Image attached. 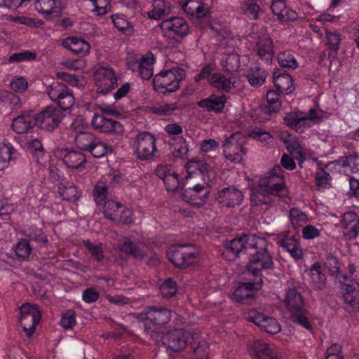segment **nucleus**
<instances>
[{
  "label": "nucleus",
  "mask_w": 359,
  "mask_h": 359,
  "mask_svg": "<svg viewBox=\"0 0 359 359\" xmlns=\"http://www.w3.org/2000/svg\"><path fill=\"white\" fill-rule=\"evenodd\" d=\"M248 243L252 246L248 253L250 258L247 270L255 276L259 277V279L262 278V270L274 268L273 255L269 249V243L265 238L259 236L249 240Z\"/></svg>",
  "instance_id": "obj_1"
},
{
  "label": "nucleus",
  "mask_w": 359,
  "mask_h": 359,
  "mask_svg": "<svg viewBox=\"0 0 359 359\" xmlns=\"http://www.w3.org/2000/svg\"><path fill=\"white\" fill-rule=\"evenodd\" d=\"M185 76L184 69L179 67L161 72L154 78V88L163 94L175 92L180 88V83Z\"/></svg>",
  "instance_id": "obj_2"
},
{
  "label": "nucleus",
  "mask_w": 359,
  "mask_h": 359,
  "mask_svg": "<svg viewBox=\"0 0 359 359\" xmlns=\"http://www.w3.org/2000/svg\"><path fill=\"white\" fill-rule=\"evenodd\" d=\"M133 148L139 160L151 161L158 153L156 138L149 132H140L134 139Z\"/></svg>",
  "instance_id": "obj_3"
},
{
  "label": "nucleus",
  "mask_w": 359,
  "mask_h": 359,
  "mask_svg": "<svg viewBox=\"0 0 359 359\" xmlns=\"http://www.w3.org/2000/svg\"><path fill=\"white\" fill-rule=\"evenodd\" d=\"M246 137L241 133H235L228 137L224 142L223 152L225 158L234 163H240L246 155L244 147Z\"/></svg>",
  "instance_id": "obj_4"
},
{
  "label": "nucleus",
  "mask_w": 359,
  "mask_h": 359,
  "mask_svg": "<svg viewBox=\"0 0 359 359\" xmlns=\"http://www.w3.org/2000/svg\"><path fill=\"white\" fill-rule=\"evenodd\" d=\"M258 187L271 195L282 196L285 191L283 170L280 165H275L270 172L261 177Z\"/></svg>",
  "instance_id": "obj_5"
},
{
  "label": "nucleus",
  "mask_w": 359,
  "mask_h": 359,
  "mask_svg": "<svg viewBox=\"0 0 359 359\" xmlns=\"http://www.w3.org/2000/svg\"><path fill=\"white\" fill-rule=\"evenodd\" d=\"M191 339H194V337L190 332L182 329L174 330L163 334V344L173 352H179L190 344L198 356L201 347L198 346L195 348Z\"/></svg>",
  "instance_id": "obj_6"
},
{
  "label": "nucleus",
  "mask_w": 359,
  "mask_h": 359,
  "mask_svg": "<svg viewBox=\"0 0 359 359\" xmlns=\"http://www.w3.org/2000/svg\"><path fill=\"white\" fill-rule=\"evenodd\" d=\"M36 126L43 130L53 131L57 128L65 117L62 109L47 106L35 114Z\"/></svg>",
  "instance_id": "obj_7"
},
{
  "label": "nucleus",
  "mask_w": 359,
  "mask_h": 359,
  "mask_svg": "<svg viewBox=\"0 0 359 359\" xmlns=\"http://www.w3.org/2000/svg\"><path fill=\"white\" fill-rule=\"evenodd\" d=\"M46 93L50 99L62 110L69 109L74 104L73 93L64 83L53 82L47 87Z\"/></svg>",
  "instance_id": "obj_8"
},
{
  "label": "nucleus",
  "mask_w": 359,
  "mask_h": 359,
  "mask_svg": "<svg viewBox=\"0 0 359 359\" xmlns=\"http://www.w3.org/2000/svg\"><path fill=\"white\" fill-rule=\"evenodd\" d=\"M170 262L178 268H187L195 262L197 257L195 249L187 245L172 247L168 252Z\"/></svg>",
  "instance_id": "obj_9"
},
{
  "label": "nucleus",
  "mask_w": 359,
  "mask_h": 359,
  "mask_svg": "<svg viewBox=\"0 0 359 359\" xmlns=\"http://www.w3.org/2000/svg\"><path fill=\"white\" fill-rule=\"evenodd\" d=\"M256 238L257 236L255 234H247L226 241L225 250L222 254V257L225 259L232 261L235 260L241 253L248 255L252 246L249 245V240Z\"/></svg>",
  "instance_id": "obj_10"
},
{
  "label": "nucleus",
  "mask_w": 359,
  "mask_h": 359,
  "mask_svg": "<svg viewBox=\"0 0 359 359\" xmlns=\"http://www.w3.org/2000/svg\"><path fill=\"white\" fill-rule=\"evenodd\" d=\"M140 316V319L145 323H150L154 327H161L170 321L171 311L161 306H151L146 307Z\"/></svg>",
  "instance_id": "obj_11"
},
{
  "label": "nucleus",
  "mask_w": 359,
  "mask_h": 359,
  "mask_svg": "<svg viewBox=\"0 0 359 359\" xmlns=\"http://www.w3.org/2000/svg\"><path fill=\"white\" fill-rule=\"evenodd\" d=\"M94 77L98 93L105 94L117 86V77L112 68L100 67L95 73Z\"/></svg>",
  "instance_id": "obj_12"
},
{
  "label": "nucleus",
  "mask_w": 359,
  "mask_h": 359,
  "mask_svg": "<svg viewBox=\"0 0 359 359\" xmlns=\"http://www.w3.org/2000/svg\"><path fill=\"white\" fill-rule=\"evenodd\" d=\"M210 187L208 183L197 184L192 187L185 189L182 192V198L192 205L201 207L208 201Z\"/></svg>",
  "instance_id": "obj_13"
},
{
  "label": "nucleus",
  "mask_w": 359,
  "mask_h": 359,
  "mask_svg": "<svg viewBox=\"0 0 359 359\" xmlns=\"http://www.w3.org/2000/svg\"><path fill=\"white\" fill-rule=\"evenodd\" d=\"M340 226L344 241L355 240L359 235V216L354 210L344 212L340 219Z\"/></svg>",
  "instance_id": "obj_14"
},
{
  "label": "nucleus",
  "mask_w": 359,
  "mask_h": 359,
  "mask_svg": "<svg viewBox=\"0 0 359 359\" xmlns=\"http://www.w3.org/2000/svg\"><path fill=\"white\" fill-rule=\"evenodd\" d=\"M343 298L346 303V309L359 311V285L353 279L343 276Z\"/></svg>",
  "instance_id": "obj_15"
},
{
  "label": "nucleus",
  "mask_w": 359,
  "mask_h": 359,
  "mask_svg": "<svg viewBox=\"0 0 359 359\" xmlns=\"http://www.w3.org/2000/svg\"><path fill=\"white\" fill-rule=\"evenodd\" d=\"M161 30L165 36L183 38L189 31V27L186 20L180 17H175L163 20L161 25Z\"/></svg>",
  "instance_id": "obj_16"
},
{
  "label": "nucleus",
  "mask_w": 359,
  "mask_h": 359,
  "mask_svg": "<svg viewBox=\"0 0 359 359\" xmlns=\"http://www.w3.org/2000/svg\"><path fill=\"white\" fill-rule=\"evenodd\" d=\"M262 278L257 281L240 283L231 296L232 300L239 303H250L255 296V291L260 288Z\"/></svg>",
  "instance_id": "obj_17"
},
{
  "label": "nucleus",
  "mask_w": 359,
  "mask_h": 359,
  "mask_svg": "<svg viewBox=\"0 0 359 359\" xmlns=\"http://www.w3.org/2000/svg\"><path fill=\"white\" fill-rule=\"evenodd\" d=\"M91 125L95 130L100 133H115L117 134L123 133V127L120 122L100 114L93 116Z\"/></svg>",
  "instance_id": "obj_18"
},
{
  "label": "nucleus",
  "mask_w": 359,
  "mask_h": 359,
  "mask_svg": "<svg viewBox=\"0 0 359 359\" xmlns=\"http://www.w3.org/2000/svg\"><path fill=\"white\" fill-rule=\"evenodd\" d=\"M246 318L267 333L275 334L280 331V325L275 318L266 317L263 314L257 313L255 311L249 312Z\"/></svg>",
  "instance_id": "obj_19"
},
{
  "label": "nucleus",
  "mask_w": 359,
  "mask_h": 359,
  "mask_svg": "<svg viewBox=\"0 0 359 359\" xmlns=\"http://www.w3.org/2000/svg\"><path fill=\"white\" fill-rule=\"evenodd\" d=\"M243 200L242 192L235 187H224L218 191V202L222 206L234 208Z\"/></svg>",
  "instance_id": "obj_20"
},
{
  "label": "nucleus",
  "mask_w": 359,
  "mask_h": 359,
  "mask_svg": "<svg viewBox=\"0 0 359 359\" xmlns=\"http://www.w3.org/2000/svg\"><path fill=\"white\" fill-rule=\"evenodd\" d=\"M309 286L312 290L320 291L327 287V276L320 262H314L309 270Z\"/></svg>",
  "instance_id": "obj_21"
},
{
  "label": "nucleus",
  "mask_w": 359,
  "mask_h": 359,
  "mask_svg": "<svg viewBox=\"0 0 359 359\" xmlns=\"http://www.w3.org/2000/svg\"><path fill=\"white\" fill-rule=\"evenodd\" d=\"M255 50L260 60L267 65L271 63L274 50L273 41L269 36L263 35L259 37L256 42Z\"/></svg>",
  "instance_id": "obj_22"
},
{
  "label": "nucleus",
  "mask_w": 359,
  "mask_h": 359,
  "mask_svg": "<svg viewBox=\"0 0 359 359\" xmlns=\"http://www.w3.org/2000/svg\"><path fill=\"white\" fill-rule=\"evenodd\" d=\"M36 126L35 113L33 111H24L13 119L12 128L18 134L29 132Z\"/></svg>",
  "instance_id": "obj_23"
},
{
  "label": "nucleus",
  "mask_w": 359,
  "mask_h": 359,
  "mask_svg": "<svg viewBox=\"0 0 359 359\" xmlns=\"http://www.w3.org/2000/svg\"><path fill=\"white\" fill-rule=\"evenodd\" d=\"M273 83L276 90L282 94L288 95L294 90V81L285 70L277 69L273 72Z\"/></svg>",
  "instance_id": "obj_24"
},
{
  "label": "nucleus",
  "mask_w": 359,
  "mask_h": 359,
  "mask_svg": "<svg viewBox=\"0 0 359 359\" xmlns=\"http://www.w3.org/2000/svg\"><path fill=\"white\" fill-rule=\"evenodd\" d=\"M284 304L290 315L304 309V302L302 295L295 287H289L285 291Z\"/></svg>",
  "instance_id": "obj_25"
},
{
  "label": "nucleus",
  "mask_w": 359,
  "mask_h": 359,
  "mask_svg": "<svg viewBox=\"0 0 359 359\" xmlns=\"http://www.w3.org/2000/svg\"><path fill=\"white\" fill-rule=\"evenodd\" d=\"M280 140L284 143L287 150L299 162L305 159L304 148L300 144L297 138L292 135L283 132L280 134Z\"/></svg>",
  "instance_id": "obj_26"
},
{
  "label": "nucleus",
  "mask_w": 359,
  "mask_h": 359,
  "mask_svg": "<svg viewBox=\"0 0 359 359\" xmlns=\"http://www.w3.org/2000/svg\"><path fill=\"white\" fill-rule=\"evenodd\" d=\"M34 8L47 19L51 15L57 16L62 10L61 0H36Z\"/></svg>",
  "instance_id": "obj_27"
},
{
  "label": "nucleus",
  "mask_w": 359,
  "mask_h": 359,
  "mask_svg": "<svg viewBox=\"0 0 359 359\" xmlns=\"http://www.w3.org/2000/svg\"><path fill=\"white\" fill-rule=\"evenodd\" d=\"M62 46L74 55H86L89 50V43L81 38L69 36L62 41Z\"/></svg>",
  "instance_id": "obj_28"
},
{
  "label": "nucleus",
  "mask_w": 359,
  "mask_h": 359,
  "mask_svg": "<svg viewBox=\"0 0 359 359\" xmlns=\"http://www.w3.org/2000/svg\"><path fill=\"white\" fill-rule=\"evenodd\" d=\"M254 359H280L273 345L262 341H255L252 345Z\"/></svg>",
  "instance_id": "obj_29"
},
{
  "label": "nucleus",
  "mask_w": 359,
  "mask_h": 359,
  "mask_svg": "<svg viewBox=\"0 0 359 359\" xmlns=\"http://www.w3.org/2000/svg\"><path fill=\"white\" fill-rule=\"evenodd\" d=\"M60 156L62 157L63 162L72 168H78L86 161L85 155L82 152L74 149H62L60 151Z\"/></svg>",
  "instance_id": "obj_30"
},
{
  "label": "nucleus",
  "mask_w": 359,
  "mask_h": 359,
  "mask_svg": "<svg viewBox=\"0 0 359 359\" xmlns=\"http://www.w3.org/2000/svg\"><path fill=\"white\" fill-rule=\"evenodd\" d=\"M179 4L182 10L189 15L203 18L208 13L201 0H180Z\"/></svg>",
  "instance_id": "obj_31"
},
{
  "label": "nucleus",
  "mask_w": 359,
  "mask_h": 359,
  "mask_svg": "<svg viewBox=\"0 0 359 359\" xmlns=\"http://www.w3.org/2000/svg\"><path fill=\"white\" fill-rule=\"evenodd\" d=\"M285 123L298 133H303L306 128L312 126L310 119L303 113H292L284 118Z\"/></svg>",
  "instance_id": "obj_32"
},
{
  "label": "nucleus",
  "mask_w": 359,
  "mask_h": 359,
  "mask_svg": "<svg viewBox=\"0 0 359 359\" xmlns=\"http://www.w3.org/2000/svg\"><path fill=\"white\" fill-rule=\"evenodd\" d=\"M226 102V95L212 94L208 97L200 100L198 104L208 111L218 113L224 109Z\"/></svg>",
  "instance_id": "obj_33"
},
{
  "label": "nucleus",
  "mask_w": 359,
  "mask_h": 359,
  "mask_svg": "<svg viewBox=\"0 0 359 359\" xmlns=\"http://www.w3.org/2000/svg\"><path fill=\"white\" fill-rule=\"evenodd\" d=\"M337 165L344 169L346 175L357 173L359 172V155L356 154L340 157L332 162L330 165Z\"/></svg>",
  "instance_id": "obj_34"
},
{
  "label": "nucleus",
  "mask_w": 359,
  "mask_h": 359,
  "mask_svg": "<svg viewBox=\"0 0 359 359\" xmlns=\"http://www.w3.org/2000/svg\"><path fill=\"white\" fill-rule=\"evenodd\" d=\"M20 156L11 143H0V170L8 168L10 162L15 161Z\"/></svg>",
  "instance_id": "obj_35"
},
{
  "label": "nucleus",
  "mask_w": 359,
  "mask_h": 359,
  "mask_svg": "<svg viewBox=\"0 0 359 359\" xmlns=\"http://www.w3.org/2000/svg\"><path fill=\"white\" fill-rule=\"evenodd\" d=\"M280 93L277 90H269L266 93L267 104L262 107V113L271 116L277 113L281 108Z\"/></svg>",
  "instance_id": "obj_36"
},
{
  "label": "nucleus",
  "mask_w": 359,
  "mask_h": 359,
  "mask_svg": "<svg viewBox=\"0 0 359 359\" xmlns=\"http://www.w3.org/2000/svg\"><path fill=\"white\" fill-rule=\"evenodd\" d=\"M271 9L273 13L281 21L293 20L296 18V13L286 6L285 1H271Z\"/></svg>",
  "instance_id": "obj_37"
},
{
  "label": "nucleus",
  "mask_w": 359,
  "mask_h": 359,
  "mask_svg": "<svg viewBox=\"0 0 359 359\" xmlns=\"http://www.w3.org/2000/svg\"><path fill=\"white\" fill-rule=\"evenodd\" d=\"M154 55L151 52L146 53L140 59L138 74L143 80L150 79L154 74Z\"/></svg>",
  "instance_id": "obj_38"
},
{
  "label": "nucleus",
  "mask_w": 359,
  "mask_h": 359,
  "mask_svg": "<svg viewBox=\"0 0 359 359\" xmlns=\"http://www.w3.org/2000/svg\"><path fill=\"white\" fill-rule=\"evenodd\" d=\"M268 72L259 67L250 68L245 76L252 87L259 88L266 81L268 77Z\"/></svg>",
  "instance_id": "obj_39"
},
{
  "label": "nucleus",
  "mask_w": 359,
  "mask_h": 359,
  "mask_svg": "<svg viewBox=\"0 0 359 359\" xmlns=\"http://www.w3.org/2000/svg\"><path fill=\"white\" fill-rule=\"evenodd\" d=\"M118 250L125 255L135 259H143L146 257V254L140 249V246L128 237L123 238V242L119 244Z\"/></svg>",
  "instance_id": "obj_40"
},
{
  "label": "nucleus",
  "mask_w": 359,
  "mask_h": 359,
  "mask_svg": "<svg viewBox=\"0 0 359 359\" xmlns=\"http://www.w3.org/2000/svg\"><path fill=\"white\" fill-rule=\"evenodd\" d=\"M279 243L294 259H299L302 258V250L299 246V241L294 236H285L279 241Z\"/></svg>",
  "instance_id": "obj_41"
},
{
  "label": "nucleus",
  "mask_w": 359,
  "mask_h": 359,
  "mask_svg": "<svg viewBox=\"0 0 359 359\" xmlns=\"http://www.w3.org/2000/svg\"><path fill=\"white\" fill-rule=\"evenodd\" d=\"M83 246L88 250L91 257L97 262H102L104 258V245L101 242H91L89 239L83 240Z\"/></svg>",
  "instance_id": "obj_42"
},
{
  "label": "nucleus",
  "mask_w": 359,
  "mask_h": 359,
  "mask_svg": "<svg viewBox=\"0 0 359 359\" xmlns=\"http://www.w3.org/2000/svg\"><path fill=\"white\" fill-rule=\"evenodd\" d=\"M170 3L165 0H155L153 3V8L148 13V17L151 19L160 20L170 13Z\"/></svg>",
  "instance_id": "obj_43"
},
{
  "label": "nucleus",
  "mask_w": 359,
  "mask_h": 359,
  "mask_svg": "<svg viewBox=\"0 0 359 359\" xmlns=\"http://www.w3.org/2000/svg\"><path fill=\"white\" fill-rule=\"evenodd\" d=\"M58 193L63 200L67 201L75 202L81 197V192L72 183L60 184L58 187Z\"/></svg>",
  "instance_id": "obj_44"
},
{
  "label": "nucleus",
  "mask_w": 359,
  "mask_h": 359,
  "mask_svg": "<svg viewBox=\"0 0 359 359\" xmlns=\"http://www.w3.org/2000/svg\"><path fill=\"white\" fill-rule=\"evenodd\" d=\"M210 83L215 88L226 93H229L233 86L231 79H228L224 75L219 73L212 74L210 78Z\"/></svg>",
  "instance_id": "obj_45"
},
{
  "label": "nucleus",
  "mask_w": 359,
  "mask_h": 359,
  "mask_svg": "<svg viewBox=\"0 0 359 359\" xmlns=\"http://www.w3.org/2000/svg\"><path fill=\"white\" fill-rule=\"evenodd\" d=\"M41 319V313L37 315H27L20 317V324L22 327L23 330L27 336L31 337L35 331V327Z\"/></svg>",
  "instance_id": "obj_46"
},
{
  "label": "nucleus",
  "mask_w": 359,
  "mask_h": 359,
  "mask_svg": "<svg viewBox=\"0 0 359 359\" xmlns=\"http://www.w3.org/2000/svg\"><path fill=\"white\" fill-rule=\"evenodd\" d=\"M242 13L252 20H256L262 13L258 0H245L241 5Z\"/></svg>",
  "instance_id": "obj_47"
},
{
  "label": "nucleus",
  "mask_w": 359,
  "mask_h": 359,
  "mask_svg": "<svg viewBox=\"0 0 359 359\" xmlns=\"http://www.w3.org/2000/svg\"><path fill=\"white\" fill-rule=\"evenodd\" d=\"M16 257L21 260H27L32 252L29 241L26 238H20L13 247Z\"/></svg>",
  "instance_id": "obj_48"
},
{
  "label": "nucleus",
  "mask_w": 359,
  "mask_h": 359,
  "mask_svg": "<svg viewBox=\"0 0 359 359\" xmlns=\"http://www.w3.org/2000/svg\"><path fill=\"white\" fill-rule=\"evenodd\" d=\"M97 137L94 134L84 131L75 135L74 142L81 150L88 151Z\"/></svg>",
  "instance_id": "obj_49"
},
{
  "label": "nucleus",
  "mask_w": 359,
  "mask_h": 359,
  "mask_svg": "<svg viewBox=\"0 0 359 359\" xmlns=\"http://www.w3.org/2000/svg\"><path fill=\"white\" fill-rule=\"evenodd\" d=\"M277 61L282 68L287 69L294 70L299 66L294 54L289 50L278 53L277 55Z\"/></svg>",
  "instance_id": "obj_50"
},
{
  "label": "nucleus",
  "mask_w": 359,
  "mask_h": 359,
  "mask_svg": "<svg viewBox=\"0 0 359 359\" xmlns=\"http://www.w3.org/2000/svg\"><path fill=\"white\" fill-rule=\"evenodd\" d=\"M289 219L291 226L297 229L303 227L307 222L309 218L308 215L298 208H292L289 212Z\"/></svg>",
  "instance_id": "obj_51"
},
{
  "label": "nucleus",
  "mask_w": 359,
  "mask_h": 359,
  "mask_svg": "<svg viewBox=\"0 0 359 359\" xmlns=\"http://www.w3.org/2000/svg\"><path fill=\"white\" fill-rule=\"evenodd\" d=\"M0 104L16 109L21 107V100L18 95L6 90H0Z\"/></svg>",
  "instance_id": "obj_52"
},
{
  "label": "nucleus",
  "mask_w": 359,
  "mask_h": 359,
  "mask_svg": "<svg viewBox=\"0 0 359 359\" xmlns=\"http://www.w3.org/2000/svg\"><path fill=\"white\" fill-rule=\"evenodd\" d=\"M186 168L189 174H195L201 176L203 180L208 172V165L203 161L191 160L186 165Z\"/></svg>",
  "instance_id": "obj_53"
},
{
  "label": "nucleus",
  "mask_w": 359,
  "mask_h": 359,
  "mask_svg": "<svg viewBox=\"0 0 359 359\" xmlns=\"http://www.w3.org/2000/svg\"><path fill=\"white\" fill-rule=\"evenodd\" d=\"M23 234L38 243L46 245L48 243V237L43 231L34 226H25L23 229Z\"/></svg>",
  "instance_id": "obj_54"
},
{
  "label": "nucleus",
  "mask_w": 359,
  "mask_h": 359,
  "mask_svg": "<svg viewBox=\"0 0 359 359\" xmlns=\"http://www.w3.org/2000/svg\"><path fill=\"white\" fill-rule=\"evenodd\" d=\"M112 151L111 146L97 137L88 152L95 158H101L108 154H111Z\"/></svg>",
  "instance_id": "obj_55"
},
{
  "label": "nucleus",
  "mask_w": 359,
  "mask_h": 359,
  "mask_svg": "<svg viewBox=\"0 0 359 359\" xmlns=\"http://www.w3.org/2000/svg\"><path fill=\"white\" fill-rule=\"evenodd\" d=\"M123 205H122L119 202H116L112 200L107 201V202L104 203V205L103 206V213L104 217L107 219L111 220L115 222L116 217L120 213V211L123 208Z\"/></svg>",
  "instance_id": "obj_56"
},
{
  "label": "nucleus",
  "mask_w": 359,
  "mask_h": 359,
  "mask_svg": "<svg viewBox=\"0 0 359 359\" xmlns=\"http://www.w3.org/2000/svg\"><path fill=\"white\" fill-rule=\"evenodd\" d=\"M108 189L106 184L103 182H98L94 187L93 196L95 203L97 205H104L107 202Z\"/></svg>",
  "instance_id": "obj_57"
},
{
  "label": "nucleus",
  "mask_w": 359,
  "mask_h": 359,
  "mask_svg": "<svg viewBox=\"0 0 359 359\" xmlns=\"http://www.w3.org/2000/svg\"><path fill=\"white\" fill-rule=\"evenodd\" d=\"M220 65L226 72L233 73L240 67L239 56L236 53L226 55L221 60Z\"/></svg>",
  "instance_id": "obj_58"
},
{
  "label": "nucleus",
  "mask_w": 359,
  "mask_h": 359,
  "mask_svg": "<svg viewBox=\"0 0 359 359\" xmlns=\"http://www.w3.org/2000/svg\"><path fill=\"white\" fill-rule=\"evenodd\" d=\"M173 147L174 155L178 158H184L187 156L189 149L188 143L182 136H177L170 140Z\"/></svg>",
  "instance_id": "obj_59"
},
{
  "label": "nucleus",
  "mask_w": 359,
  "mask_h": 359,
  "mask_svg": "<svg viewBox=\"0 0 359 359\" xmlns=\"http://www.w3.org/2000/svg\"><path fill=\"white\" fill-rule=\"evenodd\" d=\"M324 265L330 276L338 277L341 273V266L337 257L332 254H328L324 259Z\"/></svg>",
  "instance_id": "obj_60"
},
{
  "label": "nucleus",
  "mask_w": 359,
  "mask_h": 359,
  "mask_svg": "<svg viewBox=\"0 0 359 359\" xmlns=\"http://www.w3.org/2000/svg\"><path fill=\"white\" fill-rule=\"evenodd\" d=\"M36 58V53L32 50H24L15 53L8 57L9 63H18L21 62L34 61Z\"/></svg>",
  "instance_id": "obj_61"
},
{
  "label": "nucleus",
  "mask_w": 359,
  "mask_h": 359,
  "mask_svg": "<svg viewBox=\"0 0 359 359\" xmlns=\"http://www.w3.org/2000/svg\"><path fill=\"white\" fill-rule=\"evenodd\" d=\"M269 195L271 194L261 190L258 187L257 189L254 190L251 194V203L253 205L256 206H259L262 204H269L271 202Z\"/></svg>",
  "instance_id": "obj_62"
},
{
  "label": "nucleus",
  "mask_w": 359,
  "mask_h": 359,
  "mask_svg": "<svg viewBox=\"0 0 359 359\" xmlns=\"http://www.w3.org/2000/svg\"><path fill=\"white\" fill-rule=\"evenodd\" d=\"M315 180L316 185L319 189H327L331 186V176L323 168H320L317 170Z\"/></svg>",
  "instance_id": "obj_63"
},
{
  "label": "nucleus",
  "mask_w": 359,
  "mask_h": 359,
  "mask_svg": "<svg viewBox=\"0 0 359 359\" xmlns=\"http://www.w3.org/2000/svg\"><path fill=\"white\" fill-rule=\"evenodd\" d=\"M168 191L175 192L180 188L181 182L178 174L172 170L163 180Z\"/></svg>",
  "instance_id": "obj_64"
}]
</instances>
